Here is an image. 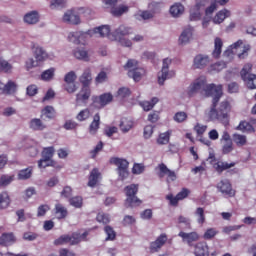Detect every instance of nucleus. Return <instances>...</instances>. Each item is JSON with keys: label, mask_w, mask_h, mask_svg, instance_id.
Listing matches in <instances>:
<instances>
[{"label": "nucleus", "mask_w": 256, "mask_h": 256, "mask_svg": "<svg viewBox=\"0 0 256 256\" xmlns=\"http://www.w3.org/2000/svg\"><path fill=\"white\" fill-rule=\"evenodd\" d=\"M200 93L206 95V97H213L210 110L206 114L209 121H220L223 125L229 123V112L231 111V105L229 101H223L217 110V105L223 97V85L207 84V78L200 76L189 86L188 95L193 97Z\"/></svg>", "instance_id": "f257e3e1"}, {"label": "nucleus", "mask_w": 256, "mask_h": 256, "mask_svg": "<svg viewBox=\"0 0 256 256\" xmlns=\"http://www.w3.org/2000/svg\"><path fill=\"white\" fill-rule=\"evenodd\" d=\"M87 237H89V231H85L82 234L79 232H73L71 235L64 234L54 240V245H79L83 241H88Z\"/></svg>", "instance_id": "f03ea898"}, {"label": "nucleus", "mask_w": 256, "mask_h": 256, "mask_svg": "<svg viewBox=\"0 0 256 256\" xmlns=\"http://www.w3.org/2000/svg\"><path fill=\"white\" fill-rule=\"evenodd\" d=\"M32 49L35 60L33 58H29L26 61L25 67L27 71H30V69H34V67H41V64L45 63V61L49 59V54L43 47L33 45Z\"/></svg>", "instance_id": "7ed1b4c3"}, {"label": "nucleus", "mask_w": 256, "mask_h": 256, "mask_svg": "<svg viewBox=\"0 0 256 256\" xmlns=\"http://www.w3.org/2000/svg\"><path fill=\"white\" fill-rule=\"evenodd\" d=\"M124 192L126 195V207H139V205L143 203V201L137 197V193H139V184H130L126 186Z\"/></svg>", "instance_id": "20e7f679"}, {"label": "nucleus", "mask_w": 256, "mask_h": 256, "mask_svg": "<svg viewBox=\"0 0 256 256\" xmlns=\"http://www.w3.org/2000/svg\"><path fill=\"white\" fill-rule=\"evenodd\" d=\"M124 69H129L128 77L133 79L136 83L141 81L146 73L145 68L139 67V61L135 59H129L124 65Z\"/></svg>", "instance_id": "39448f33"}, {"label": "nucleus", "mask_w": 256, "mask_h": 256, "mask_svg": "<svg viewBox=\"0 0 256 256\" xmlns=\"http://www.w3.org/2000/svg\"><path fill=\"white\" fill-rule=\"evenodd\" d=\"M127 35H133V28L127 27L125 25H120L115 31H114V37L116 41H119V43L122 45V47H131L133 43L129 39H125Z\"/></svg>", "instance_id": "423d86ee"}, {"label": "nucleus", "mask_w": 256, "mask_h": 256, "mask_svg": "<svg viewBox=\"0 0 256 256\" xmlns=\"http://www.w3.org/2000/svg\"><path fill=\"white\" fill-rule=\"evenodd\" d=\"M253 64L247 63L242 68L240 75L248 89H256V75L252 74Z\"/></svg>", "instance_id": "0eeeda50"}, {"label": "nucleus", "mask_w": 256, "mask_h": 256, "mask_svg": "<svg viewBox=\"0 0 256 256\" xmlns=\"http://www.w3.org/2000/svg\"><path fill=\"white\" fill-rule=\"evenodd\" d=\"M110 163L118 167L117 171L121 181L129 177V162L126 159L114 157L110 159Z\"/></svg>", "instance_id": "6e6552de"}, {"label": "nucleus", "mask_w": 256, "mask_h": 256, "mask_svg": "<svg viewBox=\"0 0 256 256\" xmlns=\"http://www.w3.org/2000/svg\"><path fill=\"white\" fill-rule=\"evenodd\" d=\"M113 102V94L111 93H103L100 96H92V107L94 109H103L107 107L109 103Z\"/></svg>", "instance_id": "1a4fd4ad"}, {"label": "nucleus", "mask_w": 256, "mask_h": 256, "mask_svg": "<svg viewBox=\"0 0 256 256\" xmlns=\"http://www.w3.org/2000/svg\"><path fill=\"white\" fill-rule=\"evenodd\" d=\"M169 65H171V59L165 58L163 60L161 73L158 74L159 85H164L167 79L175 77V71H169Z\"/></svg>", "instance_id": "9d476101"}, {"label": "nucleus", "mask_w": 256, "mask_h": 256, "mask_svg": "<svg viewBox=\"0 0 256 256\" xmlns=\"http://www.w3.org/2000/svg\"><path fill=\"white\" fill-rule=\"evenodd\" d=\"M217 189L220 191V193H222V195H225V197H235L233 185H231V182L227 179L221 180L217 184Z\"/></svg>", "instance_id": "9b49d317"}, {"label": "nucleus", "mask_w": 256, "mask_h": 256, "mask_svg": "<svg viewBox=\"0 0 256 256\" xmlns=\"http://www.w3.org/2000/svg\"><path fill=\"white\" fill-rule=\"evenodd\" d=\"M76 80L77 74L73 71H70L65 75L64 81L66 84L64 85V89L67 93H75V91H77V86L75 85Z\"/></svg>", "instance_id": "f8f14e48"}, {"label": "nucleus", "mask_w": 256, "mask_h": 256, "mask_svg": "<svg viewBox=\"0 0 256 256\" xmlns=\"http://www.w3.org/2000/svg\"><path fill=\"white\" fill-rule=\"evenodd\" d=\"M178 237H181V239L187 243L188 247H195V242L199 239V233L197 232H179Z\"/></svg>", "instance_id": "ddd939ff"}, {"label": "nucleus", "mask_w": 256, "mask_h": 256, "mask_svg": "<svg viewBox=\"0 0 256 256\" xmlns=\"http://www.w3.org/2000/svg\"><path fill=\"white\" fill-rule=\"evenodd\" d=\"M158 169L159 177L167 176V181H177V174L175 173V171L168 169L167 165H165L164 163L159 164Z\"/></svg>", "instance_id": "4468645a"}, {"label": "nucleus", "mask_w": 256, "mask_h": 256, "mask_svg": "<svg viewBox=\"0 0 256 256\" xmlns=\"http://www.w3.org/2000/svg\"><path fill=\"white\" fill-rule=\"evenodd\" d=\"M167 243V234L162 233L157 239L150 243V252L157 253Z\"/></svg>", "instance_id": "2eb2a0df"}, {"label": "nucleus", "mask_w": 256, "mask_h": 256, "mask_svg": "<svg viewBox=\"0 0 256 256\" xmlns=\"http://www.w3.org/2000/svg\"><path fill=\"white\" fill-rule=\"evenodd\" d=\"M63 21L65 23H70L71 25H79L81 23V18L75 11L69 10L64 14Z\"/></svg>", "instance_id": "dca6fc26"}, {"label": "nucleus", "mask_w": 256, "mask_h": 256, "mask_svg": "<svg viewBox=\"0 0 256 256\" xmlns=\"http://www.w3.org/2000/svg\"><path fill=\"white\" fill-rule=\"evenodd\" d=\"M194 255L195 256H209V245L207 242H197L194 244Z\"/></svg>", "instance_id": "f3484780"}, {"label": "nucleus", "mask_w": 256, "mask_h": 256, "mask_svg": "<svg viewBox=\"0 0 256 256\" xmlns=\"http://www.w3.org/2000/svg\"><path fill=\"white\" fill-rule=\"evenodd\" d=\"M99 181H101V172H99L97 168H94L91 170L88 177V187H97Z\"/></svg>", "instance_id": "a211bd4d"}, {"label": "nucleus", "mask_w": 256, "mask_h": 256, "mask_svg": "<svg viewBox=\"0 0 256 256\" xmlns=\"http://www.w3.org/2000/svg\"><path fill=\"white\" fill-rule=\"evenodd\" d=\"M91 97V88L83 86L80 92L76 95V103H87Z\"/></svg>", "instance_id": "6ab92c4d"}, {"label": "nucleus", "mask_w": 256, "mask_h": 256, "mask_svg": "<svg viewBox=\"0 0 256 256\" xmlns=\"http://www.w3.org/2000/svg\"><path fill=\"white\" fill-rule=\"evenodd\" d=\"M207 65H209V56H205L203 54L195 56L193 63L194 69H204Z\"/></svg>", "instance_id": "aec40b11"}, {"label": "nucleus", "mask_w": 256, "mask_h": 256, "mask_svg": "<svg viewBox=\"0 0 256 256\" xmlns=\"http://www.w3.org/2000/svg\"><path fill=\"white\" fill-rule=\"evenodd\" d=\"M99 127H101V115L99 113H96L93 116V120L90 123L88 128L90 135H97V132L99 131Z\"/></svg>", "instance_id": "412c9836"}, {"label": "nucleus", "mask_w": 256, "mask_h": 256, "mask_svg": "<svg viewBox=\"0 0 256 256\" xmlns=\"http://www.w3.org/2000/svg\"><path fill=\"white\" fill-rule=\"evenodd\" d=\"M235 165H237L236 162L228 163V162L218 161L213 165V167L216 172L221 174L223 173V171H227V169H231L232 167H235Z\"/></svg>", "instance_id": "4be33fe9"}, {"label": "nucleus", "mask_w": 256, "mask_h": 256, "mask_svg": "<svg viewBox=\"0 0 256 256\" xmlns=\"http://www.w3.org/2000/svg\"><path fill=\"white\" fill-rule=\"evenodd\" d=\"M15 241L17 240L15 239V235H13V233H3L0 236V245H2V247H9L13 245Z\"/></svg>", "instance_id": "5701e85b"}, {"label": "nucleus", "mask_w": 256, "mask_h": 256, "mask_svg": "<svg viewBox=\"0 0 256 256\" xmlns=\"http://www.w3.org/2000/svg\"><path fill=\"white\" fill-rule=\"evenodd\" d=\"M39 12L37 11H31L24 15V22L28 25H37L39 23Z\"/></svg>", "instance_id": "b1692460"}, {"label": "nucleus", "mask_w": 256, "mask_h": 256, "mask_svg": "<svg viewBox=\"0 0 256 256\" xmlns=\"http://www.w3.org/2000/svg\"><path fill=\"white\" fill-rule=\"evenodd\" d=\"M29 127L32 131H45V129H47V124H44L43 120L39 118H33L30 120Z\"/></svg>", "instance_id": "393cba45"}, {"label": "nucleus", "mask_w": 256, "mask_h": 256, "mask_svg": "<svg viewBox=\"0 0 256 256\" xmlns=\"http://www.w3.org/2000/svg\"><path fill=\"white\" fill-rule=\"evenodd\" d=\"M54 213L56 215V218L61 220L65 219L67 215H69V212L67 211V208L63 206L61 203H57L54 207Z\"/></svg>", "instance_id": "a878e982"}, {"label": "nucleus", "mask_w": 256, "mask_h": 256, "mask_svg": "<svg viewBox=\"0 0 256 256\" xmlns=\"http://www.w3.org/2000/svg\"><path fill=\"white\" fill-rule=\"evenodd\" d=\"M231 16V12L227 9L220 10L213 18V23L219 25L227 19V17Z\"/></svg>", "instance_id": "bb28decb"}, {"label": "nucleus", "mask_w": 256, "mask_h": 256, "mask_svg": "<svg viewBox=\"0 0 256 256\" xmlns=\"http://www.w3.org/2000/svg\"><path fill=\"white\" fill-rule=\"evenodd\" d=\"M222 49H223V40H221V38L219 37L215 38L212 57H214V59H219V57H221Z\"/></svg>", "instance_id": "cd10ccee"}, {"label": "nucleus", "mask_w": 256, "mask_h": 256, "mask_svg": "<svg viewBox=\"0 0 256 256\" xmlns=\"http://www.w3.org/2000/svg\"><path fill=\"white\" fill-rule=\"evenodd\" d=\"M91 81H93V78L91 77V68H86L80 76V83L83 87H89V85H91Z\"/></svg>", "instance_id": "c85d7f7f"}, {"label": "nucleus", "mask_w": 256, "mask_h": 256, "mask_svg": "<svg viewBox=\"0 0 256 256\" xmlns=\"http://www.w3.org/2000/svg\"><path fill=\"white\" fill-rule=\"evenodd\" d=\"M133 120L129 118H122L119 124V128L122 131V133H129L131 129H133Z\"/></svg>", "instance_id": "c756f323"}, {"label": "nucleus", "mask_w": 256, "mask_h": 256, "mask_svg": "<svg viewBox=\"0 0 256 256\" xmlns=\"http://www.w3.org/2000/svg\"><path fill=\"white\" fill-rule=\"evenodd\" d=\"M191 37H193V27H188L183 30L182 34L180 35L179 42L181 45H185L189 43Z\"/></svg>", "instance_id": "7c9ffc66"}, {"label": "nucleus", "mask_w": 256, "mask_h": 256, "mask_svg": "<svg viewBox=\"0 0 256 256\" xmlns=\"http://www.w3.org/2000/svg\"><path fill=\"white\" fill-rule=\"evenodd\" d=\"M185 12V7L181 3H175L170 7V15L172 17H181Z\"/></svg>", "instance_id": "2f4dec72"}, {"label": "nucleus", "mask_w": 256, "mask_h": 256, "mask_svg": "<svg viewBox=\"0 0 256 256\" xmlns=\"http://www.w3.org/2000/svg\"><path fill=\"white\" fill-rule=\"evenodd\" d=\"M3 93L5 95H13L14 93H17V83H15L12 80H9L3 88Z\"/></svg>", "instance_id": "473e14b6"}, {"label": "nucleus", "mask_w": 256, "mask_h": 256, "mask_svg": "<svg viewBox=\"0 0 256 256\" xmlns=\"http://www.w3.org/2000/svg\"><path fill=\"white\" fill-rule=\"evenodd\" d=\"M236 129L242 133H255V128L247 121H241Z\"/></svg>", "instance_id": "72a5a7b5"}, {"label": "nucleus", "mask_w": 256, "mask_h": 256, "mask_svg": "<svg viewBox=\"0 0 256 256\" xmlns=\"http://www.w3.org/2000/svg\"><path fill=\"white\" fill-rule=\"evenodd\" d=\"M11 205V198L7 192L0 193V211Z\"/></svg>", "instance_id": "f704fd0d"}, {"label": "nucleus", "mask_w": 256, "mask_h": 256, "mask_svg": "<svg viewBox=\"0 0 256 256\" xmlns=\"http://www.w3.org/2000/svg\"><path fill=\"white\" fill-rule=\"evenodd\" d=\"M232 139L235 145H237L238 147H245V145H247V136L243 134L235 133L233 134Z\"/></svg>", "instance_id": "c9c22d12"}, {"label": "nucleus", "mask_w": 256, "mask_h": 256, "mask_svg": "<svg viewBox=\"0 0 256 256\" xmlns=\"http://www.w3.org/2000/svg\"><path fill=\"white\" fill-rule=\"evenodd\" d=\"M56 115L55 108L53 106H46L44 109L41 111V119L45 117L46 119H53Z\"/></svg>", "instance_id": "e433bc0d"}, {"label": "nucleus", "mask_w": 256, "mask_h": 256, "mask_svg": "<svg viewBox=\"0 0 256 256\" xmlns=\"http://www.w3.org/2000/svg\"><path fill=\"white\" fill-rule=\"evenodd\" d=\"M157 103H159V98L153 97L151 101H142L140 105L144 111H151Z\"/></svg>", "instance_id": "4c0bfd02"}, {"label": "nucleus", "mask_w": 256, "mask_h": 256, "mask_svg": "<svg viewBox=\"0 0 256 256\" xmlns=\"http://www.w3.org/2000/svg\"><path fill=\"white\" fill-rule=\"evenodd\" d=\"M31 175H33V168L28 167L18 172V179L20 181H27V179H31Z\"/></svg>", "instance_id": "58836bf2"}, {"label": "nucleus", "mask_w": 256, "mask_h": 256, "mask_svg": "<svg viewBox=\"0 0 256 256\" xmlns=\"http://www.w3.org/2000/svg\"><path fill=\"white\" fill-rule=\"evenodd\" d=\"M74 57L81 61H89V53L84 48H77L74 50Z\"/></svg>", "instance_id": "ea45409f"}, {"label": "nucleus", "mask_w": 256, "mask_h": 256, "mask_svg": "<svg viewBox=\"0 0 256 256\" xmlns=\"http://www.w3.org/2000/svg\"><path fill=\"white\" fill-rule=\"evenodd\" d=\"M127 11H129V7L121 5L118 7H112L110 13L113 15V17H121V15L127 13Z\"/></svg>", "instance_id": "a19ab883"}, {"label": "nucleus", "mask_w": 256, "mask_h": 256, "mask_svg": "<svg viewBox=\"0 0 256 256\" xmlns=\"http://www.w3.org/2000/svg\"><path fill=\"white\" fill-rule=\"evenodd\" d=\"M85 37V34L80 33V32H71L68 35V41L70 43H75L76 45H79L81 43V39Z\"/></svg>", "instance_id": "79ce46f5"}, {"label": "nucleus", "mask_w": 256, "mask_h": 256, "mask_svg": "<svg viewBox=\"0 0 256 256\" xmlns=\"http://www.w3.org/2000/svg\"><path fill=\"white\" fill-rule=\"evenodd\" d=\"M89 117H91V110H89V108H85V109L81 110L76 115L77 121H80V122L87 121V119H89Z\"/></svg>", "instance_id": "37998d69"}, {"label": "nucleus", "mask_w": 256, "mask_h": 256, "mask_svg": "<svg viewBox=\"0 0 256 256\" xmlns=\"http://www.w3.org/2000/svg\"><path fill=\"white\" fill-rule=\"evenodd\" d=\"M94 33H99L100 37H107L111 33V27L109 25L99 26L94 29Z\"/></svg>", "instance_id": "c03bdc74"}, {"label": "nucleus", "mask_w": 256, "mask_h": 256, "mask_svg": "<svg viewBox=\"0 0 256 256\" xmlns=\"http://www.w3.org/2000/svg\"><path fill=\"white\" fill-rule=\"evenodd\" d=\"M69 203L72 207H75V209H81V207H83V197L74 196L69 199Z\"/></svg>", "instance_id": "a18cd8bd"}, {"label": "nucleus", "mask_w": 256, "mask_h": 256, "mask_svg": "<svg viewBox=\"0 0 256 256\" xmlns=\"http://www.w3.org/2000/svg\"><path fill=\"white\" fill-rule=\"evenodd\" d=\"M53 155H55V147L53 146L46 147L42 151V159L51 160Z\"/></svg>", "instance_id": "49530a36"}, {"label": "nucleus", "mask_w": 256, "mask_h": 256, "mask_svg": "<svg viewBox=\"0 0 256 256\" xmlns=\"http://www.w3.org/2000/svg\"><path fill=\"white\" fill-rule=\"evenodd\" d=\"M200 7H201V4H196L194 8L191 9V12H190L191 21H197L201 19V12H199Z\"/></svg>", "instance_id": "de8ad7c7"}, {"label": "nucleus", "mask_w": 256, "mask_h": 256, "mask_svg": "<svg viewBox=\"0 0 256 256\" xmlns=\"http://www.w3.org/2000/svg\"><path fill=\"white\" fill-rule=\"evenodd\" d=\"M55 77V68H49L41 74L42 81H51Z\"/></svg>", "instance_id": "09e8293b"}, {"label": "nucleus", "mask_w": 256, "mask_h": 256, "mask_svg": "<svg viewBox=\"0 0 256 256\" xmlns=\"http://www.w3.org/2000/svg\"><path fill=\"white\" fill-rule=\"evenodd\" d=\"M67 7V1L65 0H52L50 3L51 9H65Z\"/></svg>", "instance_id": "8fccbe9b"}, {"label": "nucleus", "mask_w": 256, "mask_h": 256, "mask_svg": "<svg viewBox=\"0 0 256 256\" xmlns=\"http://www.w3.org/2000/svg\"><path fill=\"white\" fill-rule=\"evenodd\" d=\"M218 233L219 231H217V229L208 228L203 235V239H205L206 241H210V239H214Z\"/></svg>", "instance_id": "3c124183"}, {"label": "nucleus", "mask_w": 256, "mask_h": 256, "mask_svg": "<svg viewBox=\"0 0 256 256\" xmlns=\"http://www.w3.org/2000/svg\"><path fill=\"white\" fill-rule=\"evenodd\" d=\"M170 137H171L170 132L161 133L157 139L158 145H167V143H169Z\"/></svg>", "instance_id": "603ef678"}, {"label": "nucleus", "mask_w": 256, "mask_h": 256, "mask_svg": "<svg viewBox=\"0 0 256 256\" xmlns=\"http://www.w3.org/2000/svg\"><path fill=\"white\" fill-rule=\"evenodd\" d=\"M104 231L107 235L106 241H114V239L117 237L115 230H113V227L111 226H105Z\"/></svg>", "instance_id": "864d4df0"}, {"label": "nucleus", "mask_w": 256, "mask_h": 256, "mask_svg": "<svg viewBox=\"0 0 256 256\" xmlns=\"http://www.w3.org/2000/svg\"><path fill=\"white\" fill-rule=\"evenodd\" d=\"M13 179H15V176H9V175H5L3 174L0 177V187H7V185H11V182L13 181Z\"/></svg>", "instance_id": "5fc2aeb1"}, {"label": "nucleus", "mask_w": 256, "mask_h": 256, "mask_svg": "<svg viewBox=\"0 0 256 256\" xmlns=\"http://www.w3.org/2000/svg\"><path fill=\"white\" fill-rule=\"evenodd\" d=\"M188 118V115L186 112H183V111H179L177 112L174 117H173V120L176 122V123H185V120Z\"/></svg>", "instance_id": "6e6d98bb"}, {"label": "nucleus", "mask_w": 256, "mask_h": 256, "mask_svg": "<svg viewBox=\"0 0 256 256\" xmlns=\"http://www.w3.org/2000/svg\"><path fill=\"white\" fill-rule=\"evenodd\" d=\"M51 210V207L47 204H42L37 209V217H45L47 212Z\"/></svg>", "instance_id": "4d7b16f0"}, {"label": "nucleus", "mask_w": 256, "mask_h": 256, "mask_svg": "<svg viewBox=\"0 0 256 256\" xmlns=\"http://www.w3.org/2000/svg\"><path fill=\"white\" fill-rule=\"evenodd\" d=\"M11 69H13V66H11V64L5 59L0 58V71H3L4 73H9Z\"/></svg>", "instance_id": "13d9d810"}, {"label": "nucleus", "mask_w": 256, "mask_h": 256, "mask_svg": "<svg viewBox=\"0 0 256 256\" xmlns=\"http://www.w3.org/2000/svg\"><path fill=\"white\" fill-rule=\"evenodd\" d=\"M195 215H197L198 219V223L199 225H203V223H205V209L199 207L196 209Z\"/></svg>", "instance_id": "bf43d9fd"}, {"label": "nucleus", "mask_w": 256, "mask_h": 256, "mask_svg": "<svg viewBox=\"0 0 256 256\" xmlns=\"http://www.w3.org/2000/svg\"><path fill=\"white\" fill-rule=\"evenodd\" d=\"M96 221H98V223H103V225H107L111 219L109 218V215L105 213H98L96 216Z\"/></svg>", "instance_id": "052dcab7"}, {"label": "nucleus", "mask_w": 256, "mask_h": 256, "mask_svg": "<svg viewBox=\"0 0 256 256\" xmlns=\"http://www.w3.org/2000/svg\"><path fill=\"white\" fill-rule=\"evenodd\" d=\"M136 19H139V20L143 19L144 21L153 19V13L150 11H147V10L142 11V12H140V14L136 15Z\"/></svg>", "instance_id": "680f3d73"}, {"label": "nucleus", "mask_w": 256, "mask_h": 256, "mask_svg": "<svg viewBox=\"0 0 256 256\" xmlns=\"http://www.w3.org/2000/svg\"><path fill=\"white\" fill-rule=\"evenodd\" d=\"M100 151H103V142L101 141L96 145V147L93 150L90 151L92 159H95V157H97Z\"/></svg>", "instance_id": "e2e57ef3"}, {"label": "nucleus", "mask_w": 256, "mask_h": 256, "mask_svg": "<svg viewBox=\"0 0 256 256\" xmlns=\"http://www.w3.org/2000/svg\"><path fill=\"white\" fill-rule=\"evenodd\" d=\"M233 151V141L226 142L222 147V153L224 155H229Z\"/></svg>", "instance_id": "0e129e2a"}, {"label": "nucleus", "mask_w": 256, "mask_h": 256, "mask_svg": "<svg viewBox=\"0 0 256 256\" xmlns=\"http://www.w3.org/2000/svg\"><path fill=\"white\" fill-rule=\"evenodd\" d=\"M135 221H136L135 217H133L131 215H126V216H124L122 223H123L124 227H127L129 225L135 224Z\"/></svg>", "instance_id": "69168bd1"}, {"label": "nucleus", "mask_w": 256, "mask_h": 256, "mask_svg": "<svg viewBox=\"0 0 256 256\" xmlns=\"http://www.w3.org/2000/svg\"><path fill=\"white\" fill-rule=\"evenodd\" d=\"M97 84L105 83L107 81V72L101 71L95 78Z\"/></svg>", "instance_id": "338daca9"}, {"label": "nucleus", "mask_w": 256, "mask_h": 256, "mask_svg": "<svg viewBox=\"0 0 256 256\" xmlns=\"http://www.w3.org/2000/svg\"><path fill=\"white\" fill-rule=\"evenodd\" d=\"M59 256H75V253L67 248H61L59 250Z\"/></svg>", "instance_id": "774afa93"}]
</instances>
